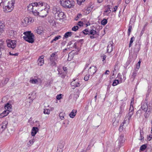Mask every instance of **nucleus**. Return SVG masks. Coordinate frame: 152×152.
I'll list each match as a JSON object with an SVG mask.
<instances>
[{"label": "nucleus", "mask_w": 152, "mask_h": 152, "mask_svg": "<svg viewBox=\"0 0 152 152\" xmlns=\"http://www.w3.org/2000/svg\"><path fill=\"white\" fill-rule=\"evenodd\" d=\"M82 16V15L81 14H78L77 17L75 18V20H78L79 18H80Z\"/></svg>", "instance_id": "56"}, {"label": "nucleus", "mask_w": 152, "mask_h": 152, "mask_svg": "<svg viewBox=\"0 0 152 152\" xmlns=\"http://www.w3.org/2000/svg\"><path fill=\"white\" fill-rule=\"evenodd\" d=\"M107 8L105 10V11H104V14L106 15V14H105V13H108V14L110 13L111 11V10H110V8L109 7V5H107ZM107 15V14H106Z\"/></svg>", "instance_id": "32"}, {"label": "nucleus", "mask_w": 152, "mask_h": 152, "mask_svg": "<svg viewBox=\"0 0 152 152\" xmlns=\"http://www.w3.org/2000/svg\"><path fill=\"white\" fill-rule=\"evenodd\" d=\"M43 30L42 28L41 27H39L36 30V32L38 34H40L42 33Z\"/></svg>", "instance_id": "33"}, {"label": "nucleus", "mask_w": 152, "mask_h": 152, "mask_svg": "<svg viewBox=\"0 0 152 152\" xmlns=\"http://www.w3.org/2000/svg\"><path fill=\"white\" fill-rule=\"evenodd\" d=\"M61 94L58 95L56 96V99L58 100H60L61 98Z\"/></svg>", "instance_id": "59"}, {"label": "nucleus", "mask_w": 152, "mask_h": 152, "mask_svg": "<svg viewBox=\"0 0 152 152\" xmlns=\"http://www.w3.org/2000/svg\"><path fill=\"white\" fill-rule=\"evenodd\" d=\"M147 145L145 144H144L141 146L140 148V151H144L146 148Z\"/></svg>", "instance_id": "36"}, {"label": "nucleus", "mask_w": 152, "mask_h": 152, "mask_svg": "<svg viewBox=\"0 0 152 152\" xmlns=\"http://www.w3.org/2000/svg\"><path fill=\"white\" fill-rule=\"evenodd\" d=\"M9 54L10 55L13 56H17L18 55V53H12L11 52H10Z\"/></svg>", "instance_id": "58"}, {"label": "nucleus", "mask_w": 152, "mask_h": 152, "mask_svg": "<svg viewBox=\"0 0 152 152\" xmlns=\"http://www.w3.org/2000/svg\"><path fill=\"white\" fill-rule=\"evenodd\" d=\"M60 11L59 9L57 7H54L53 9V13L55 15V16H56L58 12Z\"/></svg>", "instance_id": "30"}, {"label": "nucleus", "mask_w": 152, "mask_h": 152, "mask_svg": "<svg viewBox=\"0 0 152 152\" xmlns=\"http://www.w3.org/2000/svg\"><path fill=\"white\" fill-rule=\"evenodd\" d=\"M24 35L23 39L26 41L31 43L34 42V35L31 31H26L23 33Z\"/></svg>", "instance_id": "2"}, {"label": "nucleus", "mask_w": 152, "mask_h": 152, "mask_svg": "<svg viewBox=\"0 0 152 152\" xmlns=\"http://www.w3.org/2000/svg\"><path fill=\"white\" fill-rule=\"evenodd\" d=\"M134 60V58L131 55L129 56V57L128 58V60L126 62V64L127 66L130 63Z\"/></svg>", "instance_id": "23"}, {"label": "nucleus", "mask_w": 152, "mask_h": 152, "mask_svg": "<svg viewBox=\"0 0 152 152\" xmlns=\"http://www.w3.org/2000/svg\"><path fill=\"white\" fill-rule=\"evenodd\" d=\"M49 8V6L47 5V7H46V10H42L39 11L38 12V15H39V16L42 18H44L45 17H46L48 12Z\"/></svg>", "instance_id": "8"}, {"label": "nucleus", "mask_w": 152, "mask_h": 152, "mask_svg": "<svg viewBox=\"0 0 152 152\" xmlns=\"http://www.w3.org/2000/svg\"><path fill=\"white\" fill-rule=\"evenodd\" d=\"M89 31L87 29H85L83 31V33L85 34H89Z\"/></svg>", "instance_id": "55"}, {"label": "nucleus", "mask_w": 152, "mask_h": 152, "mask_svg": "<svg viewBox=\"0 0 152 152\" xmlns=\"http://www.w3.org/2000/svg\"><path fill=\"white\" fill-rule=\"evenodd\" d=\"M118 140L120 144H121L123 143L125 141L124 135H120L118 138Z\"/></svg>", "instance_id": "19"}, {"label": "nucleus", "mask_w": 152, "mask_h": 152, "mask_svg": "<svg viewBox=\"0 0 152 152\" xmlns=\"http://www.w3.org/2000/svg\"><path fill=\"white\" fill-rule=\"evenodd\" d=\"M9 113L10 112L8 110H5L0 114V118H2L6 116L9 114Z\"/></svg>", "instance_id": "21"}, {"label": "nucleus", "mask_w": 152, "mask_h": 152, "mask_svg": "<svg viewBox=\"0 0 152 152\" xmlns=\"http://www.w3.org/2000/svg\"><path fill=\"white\" fill-rule=\"evenodd\" d=\"M96 31L94 29H92L89 31V34H91L93 35H94L96 34Z\"/></svg>", "instance_id": "40"}, {"label": "nucleus", "mask_w": 152, "mask_h": 152, "mask_svg": "<svg viewBox=\"0 0 152 152\" xmlns=\"http://www.w3.org/2000/svg\"><path fill=\"white\" fill-rule=\"evenodd\" d=\"M63 70L60 68H58L57 71L58 72L59 76L60 77L62 78H64L66 75L67 71L66 67L63 66L62 67Z\"/></svg>", "instance_id": "7"}, {"label": "nucleus", "mask_w": 152, "mask_h": 152, "mask_svg": "<svg viewBox=\"0 0 152 152\" xmlns=\"http://www.w3.org/2000/svg\"><path fill=\"white\" fill-rule=\"evenodd\" d=\"M118 69V63L117 62L115 66V68L113 70V72H115L116 71V70Z\"/></svg>", "instance_id": "51"}, {"label": "nucleus", "mask_w": 152, "mask_h": 152, "mask_svg": "<svg viewBox=\"0 0 152 152\" xmlns=\"http://www.w3.org/2000/svg\"><path fill=\"white\" fill-rule=\"evenodd\" d=\"M141 62V61L140 60L136 64V68L137 69H139Z\"/></svg>", "instance_id": "52"}, {"label": "nucleus", "mask_w": 152, "mask_h": 152, "mask_svg": "<svg viewBox=\"0 0 152 152\" xmlns=\"http://www.w3.org/2000/svg\"><path fill=\"white\" fill-rule=\"evenodd\" d=\"M61 36L60 35L57 36L54 39H53L51 42V43L54 42V41H56L59 39H61Z\"/></svg>", "instance_id": "35"}, {"label": "nucleus", "mask_w": 152, "mask_h": 152, "mask_svg": "<svg viewBox=\"0 0 152 152\" xmlns=\"http://www.w3.org/2000/svg\"><path fill=\"white\" fill-rule=\"evenodd\" d=\"M86 0H77V4L79 5H81L82 2H83Z\"/></svg>", "instance_id": "53"}, {"label": "nucleus", "mask_w": 152, "mask_h": 152, "mask_svg": "<svg viewBox=\"0 0 152 152\" xmlns=\"http://www.w3.org/2000/svg\"><path fill=\"white\" fill-rule=\"evenodd\" d=\"M107 56L106 55H104L103 56H101V58H102V61H104L106 58Z\"/></svg>", "instance_id": "60"}, {"label": "nucleus", "mask_w": 152, "mask_h": 152, "mask_svg": "<svg viewBox=\"0 0 152 152\" xmlns=\"http://www.w3.org/2000/svg\"><path fill=\"white\" fill-rule=\"evenodd\" d=\"M28 17H25L21 20L22 25L25 27L27 26L28 23L29 22Z\"/></svg>", "instance_id": "14"}, {"label": "nucleus", "mask_w": 152, "mask_h": 152, "mask_svg": "<svg viewBox=\"0 0 152 152\" xmlns=\"http://www.w3.org/2000/svg\"><path fill=\"white\" fill-rule=\"evenodd\" d=\"M42 82L41 79L40 78L38 77H37V79H32L31 78L29 80V82L33 84L41 83H42Z\"/></svg>", "instance_id": "12"}, {"label": "nucleus", "mask_w": 152, "mask_h": 152, "mask_svg": "<svg viewBox=\"0 0 152 152\" xmlns=\"http://www.w3.org/2000/svg\"><path fill=\"white\" fill-rule=\"evenodd\" d=\"M9 79L8 78H5L4 81H2L0 83V86L2 87L5 86L7 83Z\"/></svg>", "instance_id": "24"}, {"label": "nucleus", "mask_w": 152, "mask_h": 152, "mask_svg": "<svg viewBox=\"0 0 152 152\" xmlns=\"http://www.w3.org/2000/svg\"><path fill=\"white\" fill-rule=\"evenodd\" d=\"M34 142V139H32L31 140H30L29 142L28 143V146H31V145H32Z\"/></svg>", "instance_id": "45"}, {"label": "nucleus", "mask_w": 152, "mask_h": 152, "mask_svg": "<svg viewBox=\"0 0 152 152\" xmlns=\"http://www.w3.org/2000/svg\"><path fill=\"white\" fill-rule=\"evenodd\" d=\"M61 5L66 8H70L74 6V0H60Z\"/></svg>", "instance_id": "4"}, {"label": "nucleus", "mask_w": 152, "mask_h": 152, "mask_svg": "<svg viewBox=\"0 0 152 152\" xmlns=\"http://www.w3.org/2000/svg\"><path fill=\"white\" fill-rule=\"evenodd\" d=\"M77 110H73L69 114V116L71 118H74L76 115Z\"/></svg>", "instance_id": "22"}, {"label": "nucleus", "mask_w": 152, "mask_h": 152, "mask_svg": "<svg viewBox=\"0 0 152 152\" xmlns=\"http://www.w3.org/2000/svg\"><path fill=\"white\" fill-rule=\"evenodd\" d=\"M137 72V70H134L132 73L131 76V78L133 79V81L134 80L135 77L136 76Z\"/></svg>", "instance_id": "25"}, {"label": "nucleus", "mask_w": 152, "mask_h": 152, "mask_svg": "<svg viewBox=\"0 0 152 152\" xmlns=\"http://www.w3.org/2000/svg\"><path fill=\"white\" fill-rule=\"evenodd\" d=\"M47 5H49L46 3L39 2V11H41L45 10H46V7H47Z\"/></svg>", "instance_id": "13"}, {"label": "nucleus", "mask_w": 152, "mask_h": 152, "mask_svg": "<svg viewBox=\"0 0 152 152\" xmlns=\"http://www.w3.org/2000/svg\"><path fill=\"white\" fill-rule=\"evenodd\" d=\"M89 75H86L84 77V80L86 81H87L89 78Z\"/></svg>", "instance_id": "57"}, {"label": "nucleus", "mask_w": 152, "mask_h": 152, "mask_svg": "<svg viewBox=\"0 0 152 152\" xmlns=\"http://www.w3.org/2000/svg\"><path fill=\"white\" fill-rule=\"evenodd\" d=\"M71 84L72 86L74 87L73 88L76 87H79L80 85L77 79L74 80L73 81L71 82Z\"/></svg>", "instance_id": "17"}, {"label": "nucleus", "mask_w": 152, "mask_h": 152, "mask_svg": "<svg viewBox=\"0 0 152 152\" xmlns=\"http://www.w3.org/2000/svg\"><path fill=\"white\" fill-rule=\"evenodd\" d=\"M57 16L60 19H62L64 18V16H65V15L64 12L60 10L58 12L57 14Z\"/></svg>", "instance_id": "20"}, {"label": "nucleus", "mask_w": 152, "mask_h": 152, "mask_svg": "<svg viewBox=\"0 0 152 152\" xmlns=\"http://www.w3.org/2000/svg\"><path fill=\"white\" fill-rule=\"evenodd\" d=\"M44 56H39V58L38 59L37 62L39 66H42L44 63Z\"/></svg>", "instance_id": "16"}, {"label": "nucleus", "mask_w": 152, "mask_h": 152, "mask_svg": "<svg viewBox=\"0 0 152 152\" xmlns=\"http://www.w3.org/2000/svg\"><path fill=\"white\" fill-rule=\"evenodd\" d=\"M113 43L112 41H110L108 42L107 48L112 47L113 46Z\"/></svg>", "instance_id": "49"}, {"label": "nucleus", "mask_w": 152, "mask_h": 152, "mask_svg": "<svg viewBox=\"0 0 152 152\" xmlns=\"http://www.w3.org/2000/svg\"><path fill=\"white\" fill-rule=\"evenodd\" d=\"M113 50V48H108V49H107V51L108 53H110Z\"/></svg>", "instance_id": "62"}, {"label": "nucleus", "mask_w": 152, "mask_h": 152, "mask_svg": "<svg viewBox=\"0 0 152 152\" xmlns=\"http://www.w3.org/2000/svg\"><path fill=\"white\" fill-rule=\"evenodd\" d=\"M7 124L8 122L7 121H4L1 124V128L3 130H4L6 128Z\"/></svg>", "instance_id": "27"}, {"label": "nucleus", "mask_w": 152, "mask_h": 152, "mask_svg": "<svg viewBox=\"0 0 152 152\" xmlns=\"http://www.w3.org/2000/svg\"><path fill=\"white\" fill-rule=\"evenodd\" d=\"M15 0H3V9L4 12H8L11 11L14 7Z\"/></svg>", "instance_id": "1"}, {"label": "nucleus", "mask_w": 152, "mask_h": 152, "mask_svg": "<svg viewBox=\"0 0 152 152\" xmlns=\"http://www.w3.org/2000/svg\"><path fill=\"white\" fill-rule=\"evenodd\" d=\"M78 27L77 26H74L72 28V31H76L78 29Z\"/></svg>", "instance_id": "54"}, {"label": "nucleus", "mask_w": 152, "mask_h": 152, "mask_svg": "<svg viewBox=\"0 0 152 152\" xmlns=\"http://www.w3.org/2000/svg\"><path fill=\"white\" fill-rule=\"evenodd\" d=\"M16 34V32L13 30H9V35L11 36H14Z\"/></svg>", "instance_id": "34"}, {"label": "nucleus", "mask_w": 152, "mask_h": 152, "mask_svg": "<svg viewBox=\"0 0 152 152\" xmlns=\"http://www.w3.org/2000/svg\"><path fill=\"white\" fill-rule=\"evenodd\" d=\"M134 111L133 106L130 107L129 113L126 114L125 118L124 120V124L126 123H127V124H129L130 120L132 116L134 113Z\"/></svg>", "instance_id": "6"}, {"label": "nucleus", "mask_w": 152, "mask_h": 152, "mask_svg": "<svg viewBox=\"0 0 152 152\" xmlns=\"http://www.w3.org/2000/svg\"><path fill=\"white\" fill-rule=\"evenodd\" d=\"M58 59L57 52H55L52 53L49 58L48 64L52 66H56V63L55 61Z\"/></svg>", "instance_id": "5"}, {"label": "nucleus", "mask_w": 152, "mask_h": 152, "mask_svg": "<svg viewBox=\"0 0 152 152\" xmlns=\"http://www.w3.org/2000/svg\"><path fill=\"white\" fill-rule=\"evenodd\" d=\"M119 81L118 80H114L112 84L113 86H115L117 85L119 83Z\"/></svg>", "instance_id": "41"}, {"label": "nucleus", "mask_w": 152, "mask_h": 152, "mask_svg": "<svg viewBox=\"0 0 152 152\" xmlns=\"http://www.w3.org/2000/svg\"><path fill=\"white\" fill-rule=\"evenodd\" d=\"M134 101V99H133V98H132V99L131 100V103H130V107H131V106H133V102Z\"/></svg>", "instance_id": "63"}, {"label": "nucleus", "mask_w": 152, "mask_h": 152, "mask_svg": "<svg viewBox=\"0 0 152 152\" xmlns=\"http://www.w3.org/2000/svg\"><path fill=\"white\" fill-rule=\"evenodd\" d=\"M121 76L120 73H118V77L119 79V82L121 83L122 82V79L121 77Z\"/></svg>", "instance_id": "48"}, {"label": "nucleus", "mask_w": 152, "mask_h": 152, "mask_svg": "<svg viewBox=\"0 0 152 152\" xmlns=\"http://www.w3.org/2000/svg\"><path fill=\"white\" fill-rule=\"evenodd\" d=\"M107 21L106 19H104L101 22L102 25H105L107 23Z\"/></svg>", "instance_id": "42"}, {"label": "nucleus", "mask_w": 152, "mask_h": 152, "mask_svg": "<svg viewBox=\"0 0 152 152\" xmlns=\"http://www.w3.org/2000/svg\"><path fill=\"white\" fill-rule=\"evenodd\" d=\"M118 6H115L114 7V10L113 11V12H115L116 11L117 8H118Z\"/></svg>", "instance_id": "64"}, {"label": "nucleus", "mask_w": 152, "mask_h": 152, "mask_svg": "<svg viewBox=\"0 0 152 152\" xmlns=\"http://www.w3.org/2000/svg\"><path fill=\"white\" fill-rule=\"evenodd\" d=\"M7 45L8 48H15L16 41L15 40H8L7 41Z\"/></svg>", "instance_id": "10"}, {"label": "nucleus", "mask_w": 152, "mask_h": 152, "mask_svg": "<svg viewBox=\"0 0 152 152\" xmlns=\"http://www.w3.org/2000/svg\"><path fill=\"white\" fill-rule=\"evenodd\" d=\"M43 113L45 114H49L50 113V110H49L44 109V110Z\"/></svg>", "instance_id": "47"}, {"label": "nucleus", "mask_w": 152, "mask_h": 152, "mask_svg": "<svg viewBox=\"0 0 152 152\" xmlns=\"http://www.w3.org/2000/svg\"><path fill=\"white\" fill-rule=\"evenodd\" d=\"M140 138L139 139V140H144V137L143 136V132L142 130H140Z\"/></svg>", "instance_id": "37"}, {"label": "nucleus", "mask_w": 152, "mask_h": 152, "mask_svg": "<svg viewBox=\"0 0 152 152\" xmlns=\"http://www.w3.org/2000/svg\"><path fill=\"white\" fill-rule=\"evenodd\" d=\"M124 121L122 123L123 124H121L120 126V127L119 128V130L120 132H121L122 131L123 128H124L123 126H124V124H126V126H127L128 124H127V123H126L124 124Z\"/></svg>", "instance_id": "38"}, {"label": "nucleus", "mask_w": 152, "mask_h": 152, "mask_svg": "<svg viewBox=\"0 0 152 152\" xmlns=\"http://www.w3.org/2000/svg\"><path fill=\"white\" fill-rule=\"evenodd\" d=\"M12 106L9 103H7L4 106L5 109L7 110H8L9 112L11 111V109Z\"/></svg>", "instance_id": "26"}, {"label": "nucleus", "mask_w": 152, "mask_h": 152, "mask_svg": "<svg viewBox=\"0 0 152 152\" xmlns=\"http://www.w3.org/2000/svg\"><path fill=\"white\" fill-rule=\"evenodd\" d=\"M33 13L35 15H38L39 10V2H34L33 3Z\"/></svg>", "instance_id": "9"}, {"label": "nucleus", "mask_w": 152, "mask_h": 152, "mask_svg": "<svg viewBox=\"0 0 152 152\" xmlns=\"http://www.w3.org/2000/svg\"><path fill=\"white\" fill-rule=\"evenodd\" d=\"M142 113V111L141 110H139L136 113V115L137 117H140L141 116Z\"/></svg>", "instance_id": "39"}, {"label": "nucleus", "mask_w": 152, "mask_h": 152, "mask_svg": "<svg viewBox=\"0 0 152 152\" xmlns=\"http://www.w3.org/2000/svg\"><path fill=\"white\" fill-rule=\"evenodd\" d=\"M77 25L80 26H83V22L82 21H79Z\"/></svg>", "instance_id": "61"}, {"label": "nucleus", "mask_w": 152, "mask_h": 152, "mask_svg": "<svg viewBox=\"0 0 152 152\" xmlns=\"http://www.w3.org/2000/svg\"><path fill=\"white\" fill-rule=\"evenodd\" d=\"M39 129L37 127H33L31 130V134L33 136H34L38 131Z\"/></svg>", "instance_id": "18"}, {"label": "nucleus", "mask_w": 152, "mask_h": 152, "mask_svg": "<svg viewBox=\"0 0 152 152\" xmlns=\"http://www.w3.org/2000/svg\"><path fill=\"white\" fill-rule=\"evenodd\" d=\"M125 105V103H122L120 107V111L119 113L121 114L124 111V108Z\"/></svg>", "instance_id": "31"}, {"label": "nucleus", "mask_w": 152, "mask_h": 152, "mask_svg": "<svg viewBox=\"0 0 152 152\" xmlns=\"http://www.w3.org/2000/svg\"><path fill=\"white\" fill-rule=\"evenodd\" d=\"M33 3L29 4L28 6V10L30 12H32L33 11Z\"/></svg>", "instance_id": "29"}, {"label": "nucleus", "mask_w": 152, "mask_h": 152, "mask_svg": "<svg viewBox=\"0 0 152 152\" xmlns=\"http://www.w3.org/2000/svg\"><path fill=\"white\" fill-rule=\"evenodd\" d=\"M97 68L95 66H91L88 69V73L91 75H94L96 71Z\"/></svg>", "instance_id": "11"}, {"label": "nucleus", "mask_w": 152, "mask_h": 152, "mask_svg": "<svg viewBox=\"0 0 152 152\" xmlns=\"http://www.w3.org/2000/svg\"><path fill=\"white\" fill-rule=\"evenodd\" d=\"M4 42L0 39V48H3L4 47Z\"/></svg>", "instance_id": "50"}, {"label": "nucleus", "mask_w": 152, "mask_h": 152, "mask_svg": "<svg viewBox=\"0 0 152 152\" xmlns=\"http://www.w3.org/2000/svg\"><path fill=\"white\" fill-rule=\"evenodd\" d=\"M64 113L63 112H61L59 114V117L61 120H63L64 118Z\"/></svg>", "instance_id": "43"}, {"label": "nucleus", "mask_w": 152, "mask_h": 152, "mask_svg": "<svg viewBox=\"0 0 152 152\" xmlns=\"http://www.w3.org/2000/svg\"><path fill=\"white\" fill-rule=\"evenodd\" d=\"M5 25L4 22L0 20V35L4 31Z\"/></svg>", "instance_id": "15"}, {"label": "nucleus", "mask_w": 152, "mask_h": 152, "mask_svg": "<svg viewBox=\"0 0 152 152\" xmlns=\"http://www.w3.org/2000/svg\"><path fill=\"white\" fill-rule=\"evenodd\" d=\"M134 36H133L131 38V40L130 41V43L129 45V47H130L131 46V45L132 43L133 42L134 40Z\"/></svg>", "instance_id": "46"}, {"label": "nucleus", "mask_w": 152, "mask_h": 152, "mask_svg": "<svg viewBox=\"0 0 152 152\" xmlns=\"http://www.w3.org/2000/svg\"><path fill=\"white\" fill-rule=\"evenodd\" d=\"M132 29V26L131 25H129V28L128 29V35L129 36L130 34L131 31Z\"/></svg>", "instance_id": "44"}, {"label": "nucleus", "mask_w": 152, "mask_h": 152, "mask_svg": "<svg viewBox=\"0 0 152 152\" xmlns=\"http://www.w3.org/2000/svg\"><path fill=\"white\" fill-rule=\"evenodd\" d=\"M72 32H67L66 33L64 36L63 39L67 38L69 37H70L72 35Z\"/></svg>", "instance_id": "28"}, {"label": "nucleus", "mask_w": 152, "mask_h": 152, "mask_svg": "<svg viewBox=\"0 0 152 152\" xmlns=\"http://www.w3.org/2000/svg\"><path fill=\"white\" fill-rule=\"evenodd\" d=\"M141 108L142 110L145 112L144 115L145 117V118H148L151 113V107L150 106H148L147 101H146L145 102H143L142 103L141 106Z\"/></svg>", "instance_id": "3"}]
</instances>
